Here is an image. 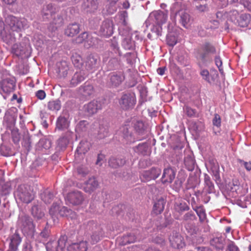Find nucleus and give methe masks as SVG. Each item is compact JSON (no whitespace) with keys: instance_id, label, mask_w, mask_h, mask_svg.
<instances>
[{"instance_id":"obj_1","label":"nucleus","mask_w":251,"mask_h":251,"mask_svg":"<svg viewBox=\"0 0 251 251\" xmlns=\"http://www.w3.org/2000/svg\"><path fill=\"white\" fill-rule=\"evenodd\" d=\"M168 19V13L160 10L151 12L144 25L147 27L151 26V30L158 36L161 35L162 25L165 24Z\"/></svg>"},{"instance_id":"obj_2","label":"nucleus","mask_w":251,"mask_h":251,"mask_svg":"<svg viewBox=\"0 0 251 251\" xmlns=\"http://www.w3.org/2000/svg\"><path fill=\"white\" fill-rule=\"evenodd\" d=\"M216 49L211 44L206 42L195 50L196 58L203 63H209L212 61V54H215Z\"/></svg>"},{"instance_id":"obj_3","label":"nucleus","mask_w":251,"mask_h":251,"mask_svg":"<svg viewBox=\"0 0 251 251\" xmlns=\"http://www.w3.org/2000/svg\"><path fill=\"white\" fill-rule=\"evenodd\" d=\"M14 197L17 202L28 203L33 200L34 194L30 186L21 184L19 185L15 191Z\"/></svg>"},{"instance_id":"obj_4","label":"nucleus","mask_w":251,"mask_h":251,"mask_svg":"<svg viewBox=\"0 0 251 251\" xmlns=\"http://www.w3.org/2000/svg\"><path fill=\"white\" fill-rule=\"evenodd\" d=\"M15 78L9 74L2 75L0 80V94L5 99L16 87Z\"/></svg>"},{"instance_id":"obj_5","label":"nucleus","mask_w":251,"mask_h":251,"mask_svg":"<svg viewBox=\"0 0 251 251\" xmlns=\"http://www.w3.org/2000/svg\"><path fill=\"white\" fill-rule=\"evenodd\" d=\"M49 213L54 223L57 222L59 217L73 218L75 216V213L71 209L57 203H53L50 209Z\"/></svg>"},{"instance_id":"obj_6","label":"nucleus","mask_w":251,"mask_h":251,"mask_svg":"<svg viewBox=\"0 0 251 251\" xmlns=\"http://www.w3.org/2000/svg\"><path fill=\"white\" fill-rule=\"evenodd\" d=\"M5 23L8 25L13 31L19 32L22 29L27 28L28 23L25 18H18L12 15H8L5 18Z\"/></svg>"},{"instance_id":"obj_7","label":"nucleus","mask_w":251,"mask_h":251,"mask_svg":"<svg viewBox=\"0 0 251 251\" xmlns=\"http://www.w3.org/2000/svg\"><path fill=\"white\" fill-rule=\"evenodd\" d=\"M136 102V97L134 94L131 93L123 94L119 101L121 108L125 110L133 108Z\"/></svg>"},{"instance_id":"obj_8","label":"nucleus","mask_w":251,"mask_h":251,"mask_svg":"<svg viewBox=\"0 0 251 251\" xmlns=\"http://www.w3.org/2000/svg\"><path fill=\"white\" fill-rule=\"evenodd\" d=\"M104 102L105 100L104 99L93 100L84 105V110L89 115H93L97 113L98 110L102 109L104 106Z\"/></svg>"},{"instance_id":"obj_9","label":"nucleus","mask_w":251,"mask_h":251,"mask_svg":"<svg viewBox=\"0 0 251 251\" xmlns=\"http://www.w3.org/2000/svg\"><path fill=\"white\" fill-rule=\"evenodd\" d=\"M67 204L78 205L81 204L84 200L82 193L79 191H74L68 193L65 198Z\"/></svg>"},{"instance_id":"obj_10","label":"nucleus","mask_w":251,"mask_h":251,"mask_svg":"<svg viewBox=\"0 0 251 251\" xmlns=\"http://www.w3.org/2000/svg\"><path fill=\"white\" fill-rule=\"evenodd\" d=\"M66 239L65 237H61L58 241L49 242L46 245L47 251H64L65 250Z\"/></svg>"},{"instance_id":"obj_11","label":"nucleus","mask_w":251,"mask_h":251,"mask_svg":"<svg viewBox=\"0 0 251 251\" xmlns=\"http://www.w3.org/2000/svg\"><path fill=\"white\" fill-rule=\"evenodd\" d=\"M161 173V170L159 168H152L150 170L143 171L140 177L142 181H148L157 178Z\"/></svg>"},{"instance_id":"obj_12","label":"nucleus","mask_w":251,"mask_h":251,"mask_svg":"<svg viewBox=\"0 0 251 251\" xmlns=\"http://www.w3.org/2000/svg\"><path fill=\"white\" fill-rule=\"evenodd\" d=\"M18 225L23 231L25 232L32 230L34 227L32 219L28 216L24 214L19 216Z\"/></svg>"},{"instance_id":"obj_13","label":"nucleus","mask_w":251,"mask_h":251,"mask_svg":"<svg viewBox=\"0 0 251 251\" xmlns=\"http://www.w3.org/2000/svg\"><path fill=\"white\" fill-rule=\"evenodd\" d=\"M109 84L111 86L117 87L121 85L125 78L123 72H114L109 74Z\"/></svg>"},{"instance_id":"obj_14","label":"nucleus","mask_w":251,"mask_h":251,"mask_svg":"<svg viewBox=\"0 0 251 251\" xmlns=\"http://www.w3.org/2000/svg\"><path fill=\"white\" fill-rule=\"evenodd\" d=\"M169 241L171 246L174 248H182L185 245L183 237L176 232H172L169 237Z\"/></svg>"},{"instance_id":"obj_15","label":"nucleus","mask_w":251,"mask_h":251,"mask_svg":"<svg viewBox=\"0 0 251 251\" xmlns=\"http://www.w3.org/2000/svg\"><path fill=\"white\" fill-rule=\"evenodd\" d=\"M101 36L109 37L113 33V24L112 21L107 19L104 21L100 27L99 30Z\"/></svg>"},{"instance_id":"obj_16","label":"nucleus","mask_w":251,"mask_h":251,"mask_svg":"<svg viewBox=\"0 0 251 251\" xmlns=\"http://www.w3.org/2000/svg\"><path fill=\"white\" fill-rule=\"evenodd\" d=\"M100 57L96 54H90L85 61V69L88 71L97 68L100 63Z\"/></svg>"},{"instance_id":"obj_17","label":"nucleus","mask_w":251,"mask_h":251,"mask_svg":"<svg viewBox=\"0 0 251 251\" xmlns=\"http://www.w3.org/2000/svg\"><path fill=\"white\" fill-rule=\"evenodd\" d=\"M88 74V72L83 69L75 72L71 80L70 84L73 87L76 86L86 78Z\"/></svg>"},{"instance_id":"obj_18","label":"nucleus","mask_w":251,"mask_h":251,"mask_svg":"<svg viewBox=\"0 0 251 251\" xmlns=\"http://www.w3.org/2000/svg\"><path fill=\"white\" fill-rule=\"evenodd\" d=\"M99 186V183L94 177H90L86 181L83 186L84 191L86 193H91L94 192Z\"/></svg>"},{"instance_id":"obj_19","label":"nucleus","mask_w":251,"mask_h":251,"mask_svg":"<svg viewBox=\"0 0 251 251\" xmlns=\"http://www.w3.org/2000/svg\"><path fill=\"white\" fill-rule=\"evenodd\" d=\"M85 41H86L87 42H90L89 45L91 47L96 46L99 43L97 38L89 35L87 32L82 33L76 38V42L78 43H82Z\"/></svg>"},{"instance_id":"obj_20","label":"nucleus","mask_w":251,"mask_h":251,"mask_svg":"<svg viewBox=\"0 0 251 251\" xmlns=\"http://www.w3.org/2000/svg\"><path fill=\"white\" fill-rule=\"evenodd\" d=\"M176 172L171 168H167L164 169L161 177V181L163 183H171L175 178Z\"/></svg>"},{"instance_id":"obj_21","label":"nucleus","mask_w":251,"mask_h":251,"mask_svg":"<svg viewBox=\"0 0 251 251\" xmlns=\"http://www.w3.org/2000/svg\"><path fill=\"white\" fill-rule=\"evenodd\" d=\"M174 8L176 9L177 8L174 7ZM176 15L179 17V22L184 27L188 28L191 22L190 15L183 10L177 11V9H176Z\"/></svg>"},{"instance_id":"obj_22","label":"nucleus","mask_w":251,"mask_h":251,"mask_svg":"<svg viewBox=\"0 0 251 251\" xmlns=\"http://www.w3.org/2000/svg\"><path fill=\"white\" fill-rule=\"evenodd\" d=\"M73 133L70 130H67L65 133L57 140V147L63 150L67 147L70 140L72 138Z\"/></svg>"},{"instance_id":"obj_23","label":"nucleus","mask_w":251,"mask_h":251,"mask_svg":"<svg viewBox=\"0 0 251 251\" xmlns=\"http://www.w3.org/2000/svg\"><path fill=\"white\" fill-rule=\"evenodd\" d=\"M58 11V8L52 3H49L44 5L42 10V14L45 18H49L51 17L53 14H55Z\"/></svg>"},{"instance_id":"obj_24","label":"nucleus","mask_w":251,"mask_h":251,"mask_svg":"<svg viewBox=\"0 0 251 251\" xmlns=\"http://www.w3.org/2000/svg\"><path fill=\"white\" fill-rule=\"evenodd\" d=\"M70 122L67 117L60 116L57 120L56 123V128L59 130H68Z\"/></svg>"},{"instance_id":"obj_25","label":"nucleus","mask_w":251,"mask_h":251,"mask_svg":"<svg viewBox=\"0 0 251 251\" xmlns=\"http://www.w3.org/2000/svg\"><path fill=\"white\" fill-rule=\"evenodd\" d=\"M68 251H86L87 245L86 241H81L79 243H75L68 247Z\"/></svg>"},{"instance_id":"obj_26","label":"nucleus","mask_w":251,"mask_h":251,"mask_svg":"<svg viewBox=\"0 0 251 251\" xmlns=\"http://www.w3.org/2000/svg\"><path fill=\"white\" fill-rule=\"evenodd\" d=\"M79 25L76 23L69 24L65 29V33L68 36L73 37L79 32Z\"/></svg>"},{"instance_id":"obj_27","label":"nucleus","mask_w":251,"mask_h":251,"mask_svg":"<svg viewBox=\"0 0 251 251\" xmlns=\"http://www.w3.org/2000/svg\"><path fill=\"white\" fill-rule=\"evenodd\" d=\"M165 203V200L162 198L157 200L153 207V213L155 214H160L164 210Z\"/></svg>"},{"instance_id":"obj_28","label":"nucleus","mask_w":251,"mask_h":251,"mask_svg":"<svg viewBox=\"0 0 251 251\" xmlns=\"http://www.w3.org/2000/svg\"><path fill=\"white\" fill-rule=\"evenodd\" d=\"M186 176L182 173H179L177 177L175 180L174 183L172 185V187L176 191H178L181 188L183 182L186 179Z\"/></svg>"},{"instance_id":"obj_29","label":"nucleus","mask_w":251,"mask_h":251,"mask_svg":"<svg viewBox=\"0 0 251 251\" xmlns=\"http://www.w3.org/2000/svg\"><path fill=\"white\" fill-rule=\"evenodd\" d=\"M250 18L251 16L249 14H242L240 16H239L238 19L236 24L243 27L247 26L250 22Z\"/></svg>"},{"instance_id":"obj_30","label":"nucleus","mask_w":251,"mask_h":251,"mask_svg":"<svg viewBox=\"0 0 251 251\" xmlns=\"http://www.w3.org/2000/svg\"><path fill=\"white\" fill-rule=\"evenodd\" d=\"M204 182L205 185L204 190L206 191V192L208 194H210L214 192V184L211 181L210 176L207 174H204Z\"/></svg>"},{"instance_id":"obj_31","label":"nucleus","mask_w":251,"mask_h":251,"mask_svg":"<svg viewBox=\"0 0 251 251\" xmlns=\"http://www.w3.org/2000/svg\"><path fill=\"white\" fill-rule=\"evenodd\" d=\"M21 242V238L19 235L16 232L10 237V247L11 251H16L17 247Z\"/></svg>"},{"instance_id":"obj_32","label":"nucleus","mask_w":251,"mask_h":251,"mask_svg":"<svg viewBox=\"0 0 251 251\" xmlns=\"http://www.w3.org/2000/svg\"><path fill=\"white\" fill-rule=\"evenodd\" d=\"M108 163L110 167L116 168L118 167L123 166L126 163V160L124 158L121 157L117 158L112 157L109 160Z\"/></svg>"},{"instance_id":"obj_33","label":"nucleus","mask_w":251,"mask_h":251,"mask_svg":"<svg viewBox=\"0 0 251 251\" xmlns=\"http://www.w3.org/2000/svg\"><path fill=\"white\" fill-rule=\"evenodd\" d=\"M80 93L85 97L91 96L94 93V88L92 85L86 83L80 88Z\"/></svg>"},{"instance_id":"obj_34","label":"nucleus","mask_w":251,"mask_h":251,"mask_svg":"<svg viewBox=\"0 0 251 251\" xmlns=\"http://www.w3.org/2000/svg\"><path fill=\"white\" fill-rule=\"evenodd\" d=\"M193 209L196 211L199 217L200 222H203L206 219L205 210L203 206H193Z\"/></svg>"},{"instance_id":"obj_35","label":"nucleus","mask_w":251,"mask_h":251,"mask_svg":"<svg viewBox=\"0 0 251 251\" xmlns=\"http://www.w3.org/2000/svg\"><path fill=\"white\" fill-rule=\"evenodd\" d=\"M184 163L186 168L189 171L194 169L195 161L193 156L188 155L184 158Z\"/></svg>"},{"instance_id":"obj_36","label":"nucleus","mask_w":251,"mask_h":251,"mask_svg":"<svg viewBox=\"0 0 251 251\" xmlns=\"http://www.w3.org/2000/svg\"><path fill=\"white\" fill-rule=\"evenodd\" d=\"M210 244L217 249L223 250L224 247L225 240L222 237H216L210 241Z\"/></svg>"},{"instance_id":"obj_37","label":"nucleus","mask_w":251,"mask_h":251,"mask_svg":"<svg viewBox=\"0 0 251 251\" xmlns=\"http://www.w3.org/2000/svg\"><path fill=\"white\" fill-rule=\"evenodd\" d=\"M122 45L126 50H133L135 47L134 42L131 40V37L129 36L123 38Z\"/></svg>"},{"instance_id":"obj_38","label":"nucleus","mask_w":251,"mask_h":251,"mask_svg":"<svg viewBox=\"0 0 251 251\" xmlns=\"http://www.w3.org/2000/svg\"><path fill=\"white\" fill-rule=\"evenodd\" d=\"M89 149V143L86 141H82L77 147L76 151L78 153H85Z\"/></svg>"},{"instance_id":"obj_39","label":"nucleus","mask_w":251,"mask_h":251,"mask_svg":"<svg viewBox=\"0 0 251 251\" xmlns=\"http://www.w3.org/2000/svg\"><path fill=\"white\" fill-rule=\"evenodd\" d=\"M121 131L123 132L122 136L126 143H131L134 141L131 133L129 132L126 126H124L121 129Z\"/></svg>"},{"instance_id":"obj_40","label":"nucleus","mask_w":251,"mask_h":251,"mask_svg":"<svg viewBox=\"0 0 251 251\" xmlns=\"http://www.w3.org/2000/svg\"><path fill=\"white\" fill-rule=\"evenodd\" d=\"M54 197L53 194L50 190H46L41 194L42 200L46 203H50Z\"/></svg>"},{"instance_id":"obj_41","label":"nucleus","mask_w":251,"mask_h":251,"mask_svg":"<svg viewBox=\"0 0 251 251\" xmlns=\"http://www.w3.org/2000/svg\"><path fill=\"white\" fill-rule=\"evenodd\" d=\"M72 61L75 67L80 68L82 66L83 63L81 56L75 53L72 56Z\"/></svg>"},{"instance_id":"obj_42","label":"nucleus","mask_w":251,"mask_h":251,"mask_svg":"<svg viewBox=\"0 0 251 251\" xmlns=\"http://www.w3.org/2000/svg\"><path fill=\"white\" fill-rule=\"evenodd\" d=\"M227 20L231 21L236 24L239 17L238 11L234 9L231 10L227 12Z\"/></svg>"},{"instance_id":"obj_43","label":"nucleus","mask_w":251,"mask_h":251,"mask_svg":"<svg viewBox=\"0 0 251 251\" xmlns=\"http://www.w3.org/2000/svg\"><path fill=\"white\" fill-rule=\"evenodd\" d=\"M134 128L136 131L138 133V134L141 135H144L146 134V129L145 128V126L143 122L142 121H137L134 125Z\"/></svg>"},{"instance_id":"obj_44","label":"nucleus","mask_w":251,"mask_h":251,"mask_svg":"<svg viewBox=\"0 0 251 251\" xmlns=\"http://www.w3.org/2000/svg\"><path fill=\"white\" fill-rule=\"evenodd\" d=\"M15 36L13 33L5 32L2 33V40L8 44L14 43L15 41Z\"/></svg>"},{"instance_id":"obj_45","label":"nucleus","mask_w":251,"mask_h":251,"mask_svg":"<svg viewBox=\"0 0 251 251\" xmlns=\"http://www.w3.org/2000/svg\"><path fill=\"white\" fill-rule=\"evenodd\" d=\"M48 107L49 109L52 111H58L61 108L60 101L59 100L50 101L48 103Z\"/></svg>"},{"instance_id":"obj_46","label":"nucleus","mask_w":251,"mask_h":251,"mask_svg":"<svg viewBox=\"0 0 251 251\" xmlns=\"http://www.w3.org/2000/svg\"><path fill=\"white\" fill-rule=\"evenodd\" d=\"M108 127L106 126H100L98 131V138L99 139H103L106 137L108 135Z\"/></svg>"},{"instance_id":"obj_47","label":"nucleus","mask_w":251,"mask_h":251,"mask_svg":"<svg viewBox=\"0 0 251 251\" xmlns=\"http://www.w3.org/2000/svg\"><path fill=\"white\" fill-rule=\"evenodd\" d=\"M38 146L40 147L47 150L51 147V143L50 140L44 138L39 140Z\"/></svg>"},{"instance_id":"obj_48","label":"nucleus","mask_w":251,"mask_h":251,"mask_svg":"<svg viewBox=\"0 0 251 251\" xmlns=\"http://www.w3.org/2000/svg\"><path fill=\"white\" fill-rule=\"evenodd\" d=\"M124 26V27H120L119 29L120 34L123 36L124 38L128 37V36L131 37L130 28L128 26H127V24Z\"/></svg>"},{"instance_id":"obj_49","label":"nucleus","mask_w":251,"mask_h":251,"mask_svg":"<svg viewBox=\"0 0 251 251\" xmlns=\"http://www.w3.org/2000/svg\"><path fill=\"white\" fill-rule=\"evenodd\" d=\"M191 127L194 131L198 133L203 129L204 126L202 122L198 121L192 122L191 124Z\"/></svg>"},{"instance_id":"obj_50","label":"nucleus","mask_w":251,"mask_h":251,"mask_svg":"<svg viewBox=\"0 0 251 251\" xmlns=\"http://www.w3.org/2000/svg\"><path fill=\"white\" fill-rule=\"evenodd\" d=\"M62 67L59 66L58 72L60 75L63 77H65L67 74L69 70V67L66 62H61Z\"/></svg>"},{"instance_id":"obj_51","label":"nucleus","mask_w":251,"mask_h":251,"mask_svg":"<svg viewBox=\"0 0 251 251\" xmlns=\"http://www.w3.org/2000/svg\"><path fill=\"white\" fill-rule=\"evenodd\" d=\"M111 47L114 53L116 54L117 56H121V52L119 50L118 42L115 38H113V39L111 40Z\"/></svg>"},{"instance_id":"obj_52","label":"nucleus","mask_w":251,"mask_h":251,"mask_svg":"<svg viewBox=\"0 0 251 251\" xmlns=\"http://www.w3.org/2000/svg\"><path fill=\"white\" fill-rule=\"evenodd\" d=\"M124 242L123 243V245L126 244L127 243H131L134 242L136 241L137 238L133 234H130L126 236H125L123 237Z\"/></svg>"},{"instance_id":"obj_53","label":"nucleus","mask_w":251,"mask_h":251,"mask_svg":"<svg viewBox=\"0 0 251 251\" xmlns=\"http://www.w3.org/2000/svg\"><path fill=\"white\" fill-rule=\"evenodd\" d=\"M32 214L33 216L38 219L42 218L44 214L40 210L39 211L37 206H33L32 208Z\"/></svg>"},{"instance_id":"obj_54","label":"nucleus","mask_w":251,"mask_h":251,"mask_svg":"<svg viewBox=\"0 0 251 251\" xmlns=\"http://www.w3.org/2000/svg\"><path fill=\"white\" fill-rule=\"evenodd\" d=\"M167 42L168 45L173 47L177 43L176 38L174 35L169 34L167 36Z\"/></svg>"},{"instance_id":"obj_55","label":"nucleus","mask_w":251,"mask_h":251,"mask_svg":"<svg viewBox=\"0 0 251 251\" xmlns=\"http://www.w3.org/2000/svg\"><path fill=\"white\" fill-rule=\"evenodd\" d=\"M125 56L126 58L127 63L129 64H133L135 61L136 55L133 52H127L125 55Z\"/></svg>"},{"instance_id":"obj_56","label":"nucleus","mask_w":251,"mask_h":251,"mask_svg":"<svg viewBox=\"0 0 251 251\" xmlns=\"http://www.w3.org/2000/svg\"><path fill=\"white\" fill-rule=\"evenodd\" d=\"M185 113L189 117H195L196 114V111L189 106H185L184 108Z\"/></svg>"},{"instance_id":"obj_57","label":"nucleus","mask_w":251,"mask_h":251,"mask_svg":"<svg viewBox=\"0 0 251 251\" xmlns=\"http://www.w3.org/2000/svg\"><path fill=\"white\" fill-rule=\"evenodd\" d=\"M12 137L15 143H18L20 139V135L18 129H13L11 132Z\"/></svg>"},{"instance_id":"obj_58","label":"nucleus","mask_w":251,"mask_h":251,"mask_svg":"<svg viewBox=\"0 0 251 251\" xmlns=\"http://www.w3.org/2000/svg\"><path fill=\"white\" fill-rule=\"evenodd\" d=\"M120 56H117L116 54H115L114 57L109 61V65H111V67L113 68L117 66L119 64Z\"/></svg>"},{"instance_id":"obj_59","label":"nucleus","mask_w":251,"mask_h":251,"mask_svg":"<svg viewBox=\"0 0 251 251\" xmlns=\"http://www.w3.org/2000/svg\"><path fill=\"white\" fill-rule=\"evenodd\" d=\"M84 7H88L90 8L91 10L89 11H91L92 10L96 9L98 7L97 4L96 2L94 0H88L87 4L86 3H84Z\"/></svg>"},{"instance_id":"obj_60","label":"nucleus","mask_w":251,"mask_h":251,"mask_svg":"<svg viewBox=\"0 0 251 251\" xmlns=\"http://www.w3.org/2000/svg\"><path fill=\"white\" fill-rule=\"evenodd\" d=\"M200 75L204 80L208 83H210V75L209 71L207 70H202L200 72Z\"/></svg>"},{"instance_id":"obj_61","label":"nucleus","mask_w":251,"mask_h":251,"mask_svg":"<svg viewBox=\"0 0 251 251\" xmlns=\"http://www.w3.org/2000/svg\"><path fill=\"white\" fill-rule=\"evenodd\" d=\"M77 173L81 176H84L89 172L88 168L84 166H80L77 169Z\"/></svg>"},{"instance_id":"obj_62","label":"nucleus","mask_w":251,"mask_h":251,"mask_svg":"<svg viewBox=\"0 0 251 251\" xmlns=\"http://www.w3.org/2000/svg\"><path fill=\"white\" fill-rule=\"evenodd\" d=\"M196 219V216L193 212H189L186 213L183 217L184 221L187 222L189 221H193Z\"/></svg>"},{"instance_id":"obj_63","label":"nucleus","mask_w":251,"mask_h":251,"mask_svg":"<svg viewBox=\"0 0 251 251\" xmlns=\"http://www.w3.org/2000/svg\"><path fill=\"white\" fill-rule=\"evenodd\" d=\"M227 12L224 10L218 11L216 13L217 18L221 21L227 20Z\"/></svg>"},{"instance_id":"obj_64","label":"nucleus","mask_w":251,"mask_h":251,"mask_svg":"<svg viewBox=\"0 0 251 251\" xmlns=\"http://www.w3.org/2000/svg\"><path fill=\"white\" fill-rule=\"evenodd\" d=\"M211 169L213 175L215 177V180H217L220 179V177L219 173V166L218 164H214Z\"/></svg>"}]
</instances>
